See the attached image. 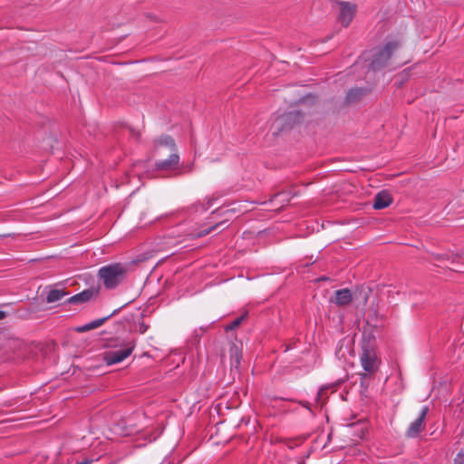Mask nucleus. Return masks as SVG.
I'll return each mask as SVG.
<instances>
[{
  "instance_id": "10",
  "label": "nucleus",
  "mask_w": 464,
  "mask_h": 464,
  "mask_svg": "<svg viewBox=\"0 0 464 464\" xmlns=\"http://www.w3.org/2000/svg\"><path fill=\"white\" fill-rule=\"evenodd\" d=\"M97 293L98 292L95 289H87L80 294L72 296L69 299V302L72 304L88 302L89 300L96 296Z\"/></svg>"
},
{
  "instance_id": "7",
  "label": "nucleus",
  "mask_w": 464,
  "mask_h": 464,
  "mask_svg": "<svg viewBox=\"0 0 464 464\" xmlns=\"http://www.w3.org/2000/svg\"><path fill=\"white\" fill-rule=\"evenodd\" d=\"M361 364L363 370L369 373L376 372L379 366L376 353L372 349H364L361 355Z\"/></svg>"
},
{
  "instance_id": "1",
  "label": "nucleus",
  "mask_w": 464,
  "mask_h": 464,
  "mask_svg": "<svg viewBox=\"0 0 464 464\" xmlns=\"http://www.w3.org/2000/svg\"><path fill=\"white\" fill-rule=\"evenodd\" d=\"M370 294L371 289L369 287H358L353 293L348 288H343L335 291L334 296L330 298V302L338 306H345L350 304L353 300H355L359 305H365L368 303Z\"/></svg>"
},
{
  "instance_id": "9",
  "label": "nucleus",
  "mask_w": 464,
  "mask_h": 464,
  "mask_svg": "<svg viewBox=\"0 0 464 464\" xmlns=\"http://www.w3.org/2000/svg\"><path fill=\"white\" fill-rule=\"evenodd\" d=\"M392 202L391 194L385 190L376 194L373 202V208L382 209L389 207Z\"/></svg>"
},
{
  "instance_id": "16",
  "label": "nucleus",
  "mask_w": 464,
  "mask_h": 464,
  "mask_svg": "<svg viewBox=\"0 0 464 464\" xmlns=\"http://www.w3.org/2000/svg\"><path fill=\"white\" fill-rule=\"evenodd\" d=\"M453 464H464V453L462 451L457 454Z\"/></svg>"
},
{
  "instance_id": "4",
  "label": "nucleus",
  "mask_w": 464,
  "mask_h": 464,
  "mask_svg": "<svg viewBox=\"0 0 464 464\" xmlns=\"http://www.w3.org/2000/svg\"><path fill=\"white\" fill-rule=\"evenodd\" d=\"M398 47L399 42H388L382 48L374 53L371 63L372 68L373 70H379L389 65V61L392 59Z\"/></svg>"
},
{
  "instance_id": "2",
  "label": "nucleus",
  "mask_w": 464,
  "mask_h": 464,
  "mask_svg": "<svg viewBox=\"0 0 464 464\" xmlns=\"http://www.w3.org/2000/svg\"><path fill=\"white\" fill-rule=\"evenodd\" d=\"M174 141L170 137L165 136L160 138L156 144V150L160 155L163 154V150L166 149L169 151V157L166 160L159 161L157 169L160 170H169L176 166L179 162V156L174 153Z\"/></svg>"
},
{
  "instance_id": "20",
  "label": "nucleus",
  "mask_w": 464,
  "mask_h": 464,
  "mask_svg": "<svg viewBox=\"0 0 464 464\" xmlns=\"http://www.w3.org/2000/svg\"><path fill=\"white\" fill-rule=\"evenodd\" d=\"M89 463H90V461H89V460H84V461L80 462V463H78V464H89Z\"/></svg>"
},
{
  "instance_id": "3",
  "label": "nucleus",
  "mask_w": 464,
  "mask_h": 464,
  "mask_svg": "<svg viewBox=\"0 0 464 464\" xmlns=\"http://www.w3.org/2000/svg\"><path fill=\"white\" fill-rule=\"evenodd\" d=\"M125 270L121 265L103 266L99 270L100 279L107 288H114L123 279Z\"/></svg>"
},
{
  "instance_id": "8",
  "label": "nucleus",
  "mask_w": 464,
  "mask_h": 464,
  "mask_svg": "<svg viewBox=\"0 0 464 464\" xmlns=\"http://www.w3.org/2000/svg\"><path fill=\"white\" fill-rule=\"evenodd\" d=\"M429 409L427 406L423 407L420 416L411 424L407 430V435L409 437H416L423 428V421L427 415Z\"/></svg>"
},
{
  "instance_id": "15",
  "label": "nucleus",
  "mask_w": 464,
  "mask_h": 464,
  "mask_svg": "<svg viewBox=\"0 0 464 464\" xmlns=\"http://www.w3.org/2000/svg\"><path fill=\"white\" fill-rule=\"evenodd\" d=\"M106 318L97 319L88 324L89 330H92L100 327L104 322Z\"/></svg>"
},
{
  "instance_id": "6",
  "label": "nucleus",
  "mask_w": 464,
  "mask_h": 464,
  "mask_svg": "<svg viewBox=\"0 0 464 464\" xmlns=\"http://www.w3.org/2000/svg\"><path fill=\"white\" fill-rule=\"evenodd\" d=\"M357 11V6L349 2L339 4L338 22L344 27H347L353 21Z\"/></svg>"
},
{
  "instance_id": "18",
  "label": "nucleus",
  "mask_w": 464,
  "mask_h": 464,
  "mask_svg": "<svg viewBox=\"0 0 464 464\" xmlns=\"http://www.w3.org/2000/svg\"><path fill=\"white\" fill-rule=\"evenodd\" d=\"M139 330H140V333L143 334V333H145V332H146V330H147V326H146L145 324H141L140 325Z\"/></svg>"
},
{
  "instance_id": "11",
  "label": "nucleus",
  "mask_w": 464,
  "mask_h": 464,
  "mask_svg": "<svg viewBox=\"0 0 464 464\" xmlns=\"http://www.w3.org/2000/svg\"><path fill=\"white\" fill-rule=\"evenodd\" d=\"M229 355L231 367L238 368L242 358L241 348L232 343L229 347Z\"/></svg>"
},
{
  "instance_id": "14",
  "label": "nucleus",
  "mask_w": 464,
  "mask_h": 464,
  "mask_svg": "<svg viewBox=\"0 0 464 464\" xmlns=\"http://www.w3.org/2000/svg\"><path fill=\"white\" fill-rule=\"evenodd\" d=\"M243 319H244V316L235 319L231 324H229L226 326V331H230V330L237 328L241 324Z\"/></svg>"
},
{
  "instance_id": "12",
  "label": "nucleus",
  "mask_w": 464,
  "mask_h": 464,
  "mask_svg": "<svg viewBox=\"0 0 464 464\" xmlns=\"http://www.w3.org/2000/svg\"><path fill=\"white\" fill-rule=\"evenodd\" d=\"M297 114L289 112L288 114L276 118L274 121V126L276 129H279V127H281L284 123H287L290 127L295 122Z\"/></svg>"
},
{
  "instance_id": "13",
  "label": "nucleus",
  "mask_w": 464,
  "mask_h": 464,
  "mask_svg": "<svg viewBox=\"0 0 464 464\" xmlns=\"http://www.w3.org/2000/svg\"><path fill=\"white\" fill-rule=\"evenodd\" d=\"M66 295H67V293L64 292L63 290L53 289L49 292L46 300L48 303L57 302L59 300H61L63 296H65Z\"/></svg>"
},
{
  "instance_id": "17",
  "label": "nucleus",
  "mask_w": 464,
  "mask_h": 464,
  "mask_svg": "<svg viewBox=\"0 0 464 464\" xmlns=\"http://www.w3.org/2000/svg\"><path fill=\"white\" fill-rule=\"evenodd\" d=\"M76 332L78 333H84V332H88L90 331L89 330V327H88V324H84V325H82V326H79L77 327L76 329Z\"/></svg>"
},
{
  "instance_id": "21",
  "label": "nucleus",
  "mask_w": 464,
  "mask_h": 464,
  "mask_svg": "<svg viewBox=\"0 0 464 464\" xmlns=\"http://www.w3.org/2000/svg\"><path fill=\"white\" fill-rule=\"evenodd\" d=\"M358 92V91H357V90H353V91H351V92H349V96H351L352 94H353V92Z\"/></svg>"
},
{
  "instance_id": "5",
  "label": "nucleus",
  "mask_w": 464,
  "mask_h": 464,
  "mask_svg": "<svg viewBox=\"0 0 464 464\" xmlns=\"http://www.w3.org/2000/svg\"><path fill=\"white\" fill-rule=\"evenodd\" d=\"M134 349L133 343H127L119 350H110L103 353V360L108 365L119 363L129 357Z\"/></svg>"
},
{
  "instance_id": "19",
  "label": "nucleus",
  "mask_w": 464,
  "mask_h": 464,
  "mask_svg": "<svg viewBox=\"0 0 464 464\" xmlns=\"http://www.w3.org/2000/svg\"><path fill=\"white\" fill-rule=\"evenodd\" d=\"M6 316L5 312L0 311V320L4 319Z\"/></svg>"
}]
</instances>
